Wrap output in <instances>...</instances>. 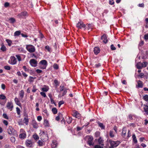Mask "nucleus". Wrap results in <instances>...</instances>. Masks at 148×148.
<instances>
[{
  "instance_id": "13",
  "label": "nucleus",
  "mask_w": 148,
  "mask_h": 148,
  "mask_svg": "<svg viewBox=\"0 0 148 148\" xmlns=\"http://www.w3.org/2000/svg\"><path fill=\"white\" fill-rule=\"evenodd\" d=\"M27 13L26 12H23L18 14V16L20 18H23L27 15Z\"/></svg>"
},
{
  "instance_id": "33",
  "label": "nucleus",
  "mask_w": 148,
  "mask_h": 148,
  "mask_svg": "<svg viewBox=\"0 0 148 148\" xmlns=\"http://www.w3.org/2000/svg\"><path fill=\"white\" fill-rule=\"evenodd\" d=\"M72 121V118L71 117H68L67 118L66 121L68 123H70Z\"/></svg>"
},
{
  "instance_id": "50",
  "label": "nucleus",
  "mask_w": 148,
  "mask_h": 148,
  "mask_svg": "<svg viewBox=\"0 0 148 148\" xmlns=\"http://www.w3.org/2000/svg\"><path fill=\"white\" fill-rule=\"evenodd\" d=\"M45 48L47 49L49 52H50L51 50V48L48 45L46 46L45 47Z\"/></svg>"
},
{
  "instance_id": "32",
  "label": "nucleus",
  "mask_w": 148,
  "mask_h": 148,
  "mask_svg": "<svg viewBox=\"0 0 148 148\" xmlns=\"http://www.w3.org/2000/svg\"><path fill=\"white\" fill-rule=\"evenodd\" d=\"M109 135L111 138H113L114 137V134L113 131L110 130V131Z\"/></svg>"
},
{
  "instance_id": "41",
  "label": "nucleus",
  "mask_w": 148,
  "mask_h": 148,
  "mask_svg": "<svg viewBox=\"0 0 148 148\" xmlns=\"http://www.w3.org/2000/svg\"><path fill=\"white\" fill-rule=\"evenodd\" d=\"M16 109L17 114L18 115H20L21 113V111L20 109L18 107H16Z\"/></svg>"
},
{
  "instance_id": "56",
  "label": "nucleus",
  "mask_w": 148,
  "mask_h": 148,
  "mask_svg": "<svg viewBox=\"0 0 148 148\" xmlns=\"http://www.w3.org/2000/svg\"><path fill=\"white\" fill-rule=\"evenodd\" d=\"M101 66V64L100 63L96 64L95 65L94 67L96 68H98Z\"/></svg>"
},
{
  "instance_id": "19",
  "label": "nucleus",
  "mask_w": 148,
  "mask_h": 148,
  "mask_svg": "<svg viewBox=\"0 0 148 148\" xmlns=\"http://www.w3.org/2000/svg\"><path fill=\"white\" fill-rule=\"evenodd\" d=\"M144 110L147 115H148V107L147 105L144 104Z\"/></svg>"
},
{
  "instance_id": "40",
  "label": "nucleus",
  "mask_w": 148,
  "mask_h": 148,
  "mask_svg": "<svg viewBox=\"0 0 148 148\" xmlns=\"http://www.w3.org/2000/svg\"><path fill=\"white\" fill-rule=\"evenodd\" d=\"M5 69L7 70H10L11 69L10 67L9 66H4Z\"/></svg>"
},
{
  "instance_id": "48",
  "label": "nucleus",
  "mask_w": 148,
  "mask_h": 148,
  "mask_svg": "<svg viewBox=\"0 0 148 148\" xmlns=\"http://www.w3.org/2000/svg\"><path fill=\"white\" fill-rule=\"evenodd\" d=\"M110 48L112 50H116V48L112 44L110 46Z\"/></svg>"
},
{
  "instance_id": "61",
  "label": "nucleus",
  "mask_w": 148,
  "mask_h": 148,
  "mask_svg": "<svg viewBox=\"0 0 148 148\" xmlns=\"http://www.w3.org/2000/svg\"><path fill=\"white\" fill-rule=\"evenodd\" d=\"M1 88L3 90H5V86L4 84H2L1 85Z\"/></svg>"
},
{
  "instance_id": "3",
  "label": "nucleus",
  "mask_w": 148,
  "mask_h": 148,
  "mask_svg": "<svg viewBox=\"0 0 148 148\" xmlns=\"http://www.w3.org/2000/svg\"><path fill=\"white\" fill-rule=\"evenodd\" d=\"M26 49L30 53H33L35 51L34 47L31 45H26Z\"/></svg>"
},
{
  "instance_id": "24",
  "label": "nucleus",
  "mask_w": 148,
  "mask_h": 148,
  "mask_svg": "<svg viewBox=\"0 0 148 148\" xmlns=\"http://www.w3.org/2000/svg\"><path fill=\"white\" fill-rule=\"evenodd\" d=\"M138 87L142 88L143 87V84L142 82L140 80H139L138 82Z\"/></svg>"
},
{
  "instance_id": "7",
  "label": "nucleus",
  "mask_w": 148,
  "mask_h": 148,
  "mask_svg": "<svg viewBox=\"0 0 148 148\" xmlns=\"http://www.w3.org/2000/svg\"><path fill=\"white\" fill-rule=\"evenodd\" d=\"M86 26L82 22H79L77 24V27L79 29H81L82 28H85Z\"/></svg>"
},
{
  "instance_id": "60",
  "label": "nucleus",
  "mask_w": 148,
  "mask_h": 148,
  "mask_svg": "<svg viewBox=\"0 0 148 148\" xmlns=\"http://www.w3.org/2000/svg\"><path fill=\"white\" fill-rule=\"evenodd\" d=\"M9 3L8 2H6L5 3L4 6L6 8L8 7L9 6Z\"/></svg>"
},
{
  "instance_id": "39",
  "label": "nucleus",
  "mask_w": 148,
  "mask_h": 148,
  "mask_svg": "<svg viewBox=\"0 0 148 148\" xmlns=\"http://www.w3.org/2000/svg\"><path fill=\"white\" fill-rule=\"evenodd\" d=\"M6 98V97L3 94L0 95V99H1L4 100Z\"/></svg>"
},
{
  "instance_id": "29",
  "label": "nucleus",
  "mask_w": 148,
  "mask_h": 148,
  "mask_svg": "<svg viewBox=\"0 0 148 148\" xmlns=\"http://www.w3.org/2000/svg\"><path fill=\"white\" fill-rule=\"evenodd\" d=\"M98 124L99 125V126L101 128V129H105V127L102 123L99 122L98 123Z\"/></svg>"
},
{
  "instance_id": "14",
  "label": "nucleus",
  "mask_w": 148,
  "mask_h": 148,
  "mask_svg": "<svg viewBox=\"0 0 148 148\" xmlns=\"http://www.w3.org/2000/svg\"><path fill=\"white\" fill-rule=\"evenodd\" d=\"M94 52L96 55L98 54L100 52V49L98 47H95L94 48Z\"/></svg>"
},
{
  "instance_id": "52",
  "label": "nucleus",
  "mask_w": 148,
  "mask_h": 148,
  "mask_svg": "<svg viewBox=\"0 0 148 148\" xmlns=\"http://www.w3.org/2000/svg\"><path fill=\"white\" fill-rule=\"evenodd\" d=\"M54 82L56 86H57L59 85V83H58V81L57 80H55L54 81Z\"/></svg>"
},
{
  "instance_id": "36",
  "label": "nucleus",
  "mask_w": 148,
  "mask_h": 148,
  "mask_svg": "<svg viewBox=\"0 0 148 148\" xmlns=\"http://www.w3.org/2000/svg\"><path fill=\"white\" fill-rule=\"evenodd\" d=\"M21 34V32L20 31H16L14 33V36H18Z\"/></svg>"
},
{
  "instance_id": "62",
  "label": "nucleus",
  "mask_w": 148,
  "mask_h": 148,
  "mask_svg": "<svg viewBox=\"0 0 148 148\" xmlns=\"http://www.w3.org/2000/svg\"><path fill=\"white\" fill-rule=\"evenodd\" d=\"M144 38L145 40H148V34L144 35Z\"/></svg>"
},
{
  "instance_id": "57",
  "label": "nucleus",
  "mask_w": 148,
  "mask_h": 148,
  "mask_svg": "<svg viewBox=\"0 0 148 148\" xmlns=\"http://www.w3.org/2000/svg\"><path fill=\"white\" fill-rule=\"evenodd\" d=\"M84 127V126H82L81 127H77V131H79L81 130Z\"/></svg>"
},
{
  "instance_id": "30",
  "label": "nucleus",
  "mask_w": 148,
  "mask_h": 148,
  "mask_svg": "<svg viewBox=\"0 0 148 148\" xmlns=\"http://www.w3.org/2000/svg\"><path fill=\"white\" fill-rule=\"evenodd\" d=\"M6 41L8 43L9 46H11L12 44V41L10 39H7L6 40Z\"/></svg>"
},
{
  "instance_id": "16",
  "label": "nucleus",
  "mask_w": 148,
  "mask_h": 148,
  "mask_svg": "<svg viewBox=\"0 0 148 148\" xmlns=\"http://www.w3.org/2000/svg\"><path fill=\"white\" fill-rule=\"evenodd\" d=\"M137 68L138 69H142L144 67L143 63L139 62L136 65Z\"/></svg>"
},
{
  "instance_id": "55",
  "label": "nucleus",
  "mask_w": 148,
  "mask_h": 148,
  "mask_svg": "<svg viewBox=\"0 0 148 148\" xmlns=\"http://www.w3.org/2000/svg\"><path fill=\"white\" fill-rule=\"evenodd\" d=\"M36 86H33V88L32 90V92H35L37 90V89H36Z\"/></svg>"
},
{
  "instance_id": "2",
  "label": "nucleus",
  "mask_w": 148,
  "mask_h": 148,
  "mask_svg": "<svg viewBox=\"0 0 148 148\" xmlns=\"http://www.w3.org/2000/svg\"><path fill=\"white\" fill-rule=\"evenodd\" d=\"M20 134L19 138L21 139H24L26 137V134L25 131L23 129H21L20 131Z\"/></svg>"
},
{
  "instance_id": "17",
  "label": "nucleus",
  "mask_w": 148,
  "mask_h": 148,
  "mask_svg": "<svg viewBox=\"0 0 148 148\" xmlns=\"http://www.w3.org/2000/svg\"><path fill=\"white\" fill-rule=\"evenodd\" d=\"M1 48L0 49L3 52H5L7 51V48L4 45L3 43H2L1 45Z\"/></svg>"
},
{
  "instance_id": "43",
  "label": "nucleus",
  "mask_w": 148,
  "mask_h": 148,
  "mask_svg": "<svg viewBox=\"0 0 148 148\" xmlns=\"http://www.w3.org/2000/svg\"><path fill=\"white\" fill-rule=\"evenodd\" d=\"M33 127L34 128H37L38 127V125L37 123L36 122L33 123Z\"/></svg>"
},
{
  "instance_id": "64",
  "label": "nucleus",
  "mask_w": 148,
  "mask_h": 148,
  "mask_svg": "<svg viewBox=\"0 0 148 148\" xmlns=\"http://www.w3.org/2000/svg\"><path fill=\"white\" fill-rule=\"evenodd\" d=\"M37 120L38 121H41L42 119V117L41 116H38L37 117Z\"/></svg>"
},
{
  "instance_id": "49",
  "label": "nucleus",
  "mask_w": 148,
  "mask_h": 148,
  "mask_svg": "<svg viewBox=\"0 0 148 148\" xmlns=\"http://www.w3.org/2000/svg\"><path fill=\"white\" fill-rule=\"evenodd\" d=\"M81 117V115L79 112L76 111V118L79 119Z\"/></svg>"
},
{
  "instance_id": "38",
  "label": "nucleus",
  "mask_w": 148,
  "mask_h": 148,
  "mask_svg": "<svg viewBox=\"0 0 148 148\" xmlns=\"http://www.w3.org/2000/svg\"><path fill=\"white\" fill-rule=\"evenodd\" d=\"M9 20L10 21V23H13L15 21V19L13 18H10L9 19Z\"/></svg>"
},
{
  "instance_id": "53",
  "label": "nucleus",
  "mask_w": 148,
  "mask_h": 148,
  "mask_svg": "<svg viewBox=\"0 0 148 148\" xmlns=\"http://www.w3.org/2000/svg\"><path fill=\"white\" fill-rule=\"evenodd\" d=\"M64 103V101H61L58 103V106L60 107L61 105Z\"/></svg>"
},
{
  "instance_id": "26",
  "label": "nucleus",
  "mask_w": 148,
  "mask_h": 148,
  "mask_svg": "<svg viewBox=\"0 0 148 148\" xmlns=\"http://www.w3.org/2000/svg\"><path fill=\"white\" fill-rule=\"evenodd\" d=\"M133 140L135 143H137V141L135 134L132 135Z\"/></svg>"
},
{
  "instance_id": "54",
  "label": "nucleus",
  "mask_w": 148,
  "mask_h": 148,
  "mask_svg": "<svg viewBox=\"0 0 148 148\" xmlns=\"http://www.w3.org/2000/svg\"><path fill=\"white\" fill-rule=\"evenodd\" d=\"M3 116L4 118L6 119H8V117L6 114L4 113L3 114Z\"/></svg>"
},
{
  "instance_id": "21",
  "label": "nucleus",
  "mask_w": 148,
  "mask_h": 148,
  "mask_svg": "<svg viewBox=\"0 0 148 148\" xmlns=\"http://www.w3.org/2000/svg\"><path fill=\"white\" fill-rule=\"evenodd\" d=\"M44 87L41 88V90L43 92H47L49 90V88L48 86L45 85Z\"/></svg>"
},
{
  "instance_id": "35",
  "label": "nucleus",
  "mask_w": 148,
  "mask_h": 148,
  "mask_svg": "<svg viewBox=\"0 0 148 148\" xmlns=\"http://www.w3.org/2000/svg\"><path fill=\"white\" fill-rule=\"evenodd\" d=\"M33 138L35 140H37L39 139V137L38 136L37 134H34L33 135Z\"/></svg>"
},
{
  "instance_id": "31",
  "label": "nucleus",
  "mask_w": 148,
  "mask_h": 148,
  "mask_svg": "<svg viewBox=\"0 0 148 148\" xmlns=\"http://www.w3.org/2000/svg\"><path fill=\"white\" fill-rule=\"evenodd\" d=\"M24 122L26 124V125H27L28 124V123L29 122V119L27 117H25L24 119Z\"/></svg>"
},
{
  "instance_id": "37",
  "label": "nucleus",
  "mask_w": 148,
  "mask_h": 148,
  "mask_svg": "<svg viewBox=\"0 0 148 148\" xmlns=\"http://www.w3.org/2000/svg\"><path fill=\"white\" fill-rule=\"evenodd\" d=\"M143 99L145 101H148V95H145L143 97Z\"/></svg>"
},
{
  "instance_id": "46",
  "label": "nucleus",
  "mask_w": 148,
  "mask_h": 148,
  "mask_svg": "<svg viewBox=\"0 0 148 148\" xmlns=\"http://www.w3.org/2000/svg\"><path fill=\"white\" fill-rule=\"evenodd\" d=\"M67 89L66 88H65L64 90H63L64 91L62 93V96H64V95L66 94L67 92Z\"/></svg>"
},
{
  "instance_id": "28",
  "label": "nucleus",
  "mask_w": 148,
  "mask_h": 148,
  "mask_svg": "<svg viewBox=\"0 0 148 148\" xmlns=\"http://www.w3.org/2000/svg\"><path fill=\"white\" fill-rule=\"evenodd\" d=\"M52 111L53 114H56L57 113L58 110L56 108H53L52 109Z\"/></svg>"
},
{
  "instance_id": "12",
  "label": "nucleus",
  "mask_w": 148,
  "mask_h": 148,
  "mask_svg": "<svg viewBox=\"0 0 148 148\" xmlns=\"http://www.w3.org/2000/svg\"><path fill=\"white\" fill-rule=\"evenodd\" d=\"M15 130L11 126H9L8 129V132L9 134L11 135L14 132Z\"/></svg>"
},
{
  "instance_id": "6",
  "label": "nucleus",
  "mask_w": 148,
  "mask_h": 148,
  "mask_svg": "<svg viewBox=\"0 0 148 148\" xmlns=\"http://www.w3.org/2000/svg\"><path fill=\"white\" fill-rule=\"evenodd\" d=\"M29 63L31 66H32L35 67L37 65V61L34 59L30 60L29 61Z\"/></svg>"
},
{
  "instance_id": "22",
  "label": "nucleus",
  "mask_w": 148,
  "mask_h": 148,
  "mask_svg": "<svg viewBox=\"0 0 148 148\" xmlns=\"http://www.w3.org/2000/svg\"><path fill=\"white\" fill-rule=\"evenodd\" d=\"M57 145V142L56 140H54L53 141L51 146L52 148H56Z\"/></svg>"
},
{
  "instance_id": "5",
  "label": "nucleus",
  "mask_w": 148,
  "mask_h": 148,
  "mask_svg": "<svg viewBox=\"0 0 148 148\" xmlns=\"http://www.w3.org/2000/svg\"><path fill=\"white\" fill-rule=\"evenodd\" d=\"M8 62L10 64H15L17 63L16 59L14 56H11L10 57V60H9Z\"/></svg>"
},
{
  "instance_id": "47",
  "label": "nucleus",
  "mask_w": 148,
  "mask_h": 148,
  "mask_svg": "<svg viewBox=\"0 0 148 148\" xmlns=\"http://www.w3.org/2000/svg\"><path fill=\"white\" fill-rule=\"evenodd\" d=\"M40 95L44 97H47L46 94L45 92H40Z\"/></svg>"
},
{
  "instance_id": "58",
  "label": "nucleus",
  "mask_w": 148,
  "mask_h": 148,
  "mask_svg": "<svg viewBox=\"0 0 148 148\" xmlns=\"http://www.w3.org/2000/svg\"><path fill=\"white\" fill-rule=\"evenodd\" d=\"M131 136V134L130 131V130H128L127 133V138H129Z\"/></svg>"
},
{
  "instance_id": "27",
  "label": "nucleus",
  "mask_w": 148,
  "mask_h": 148,
  "mask_svg": "<svg viewBox=\"0 0 148 148\" xmlns=\"http://www.w3.org/2000/svg\"><path fill=\"white\" fill-rule=\"evenodd\" d=\"M24 95V92L23 90H21L19 93V95L21 99H22Z\"/></svg>"
},
{
  "instance_id": "42",
  "label": "nucleus",
  "mask_w": 148,
  "mask_h": 148,
  "mask_svg": "<svg viewBox=\"0 0 148 148\" xmlns=\"http://www.w3.org/2000/svg\"><path fill=\"white\" fill-rule=\"evenodd\" d=\"M16 56L18 60L20 62L21 60V58L20 56L18 55H16Z\"/></svg>"
},
{
  "instance_id": "15",
  "label": "nucleus",
  "mask_w": 148,
  "mask_h": 148,
  "mask_svg": "<svg viewBox=\"0 0 148 148\" xmlns=\"http://www.w3.org/2000/svg\"><path fill=\"white\" fill-rule=\"evenodd\" d=\"M98 144L99 145H100L101 146H104V140L102 139L101 138V137H100L98 139Z\"/></svg>"
},
{
  "instance_id": "44",
  "label": "nucleus",
  "mask_w": 148,
  "mask_h": 148,
  "mask_svg": "<svg viewBox=\"0 0 148 148\" xmlns=\"http://www.w3.org/2000/svg\"><path fill=\"white\" fill-rule=\"evenodd\" d=\"M94 148H103V147L102 146L99 145H96L94 147Z\"/></svg>"
},
{
  "instance_id": "1",
  "label": "nucleus",
  "mask_w": 148,
  "mask_h": 148,
  "mask_svg": "<svg viewBox=\"0 0 148 148\" xmlns=\"http://www.w3.org/2000/svg\"><path fill=\"white\" fill-rule=\"evenodd\" d=\"M110 146L109 148H114L117 146L121 143L119 141L117 140L116 141L111 140H109Z\"/></svg>"
},
{
  "instance_id": "23",
  "label": "nucleus",
  "mask_w": 148,
  "mask_h": 148,
  "mask_svg": "<svg viewBox=\"0 0 148 148\" xmlns=\"http://www.w3.org/2000/svg\"><path fill=\"white\" fill-rule=\"evenodd\" d=\"M126 130L125 128H123L122 130V136L124 138L126 136Z\"/></svg>"
},
{
  "instance_id": "34",
  "label": "nucleus",
  "mask_w": 148,
  "mask_h": 148,
  "mask_svg": "<svg viewBox=\"0 0 148 148\" xmlns=\"http://www.w3.org/2000/svg\"><path fill=\"white\" fill-rule=\"evenodd\" d=\"M53 67L54 69H58L59 68L58 65L56 63H54L53 64Z\"/></svg>"
},
{
  "instance_id": "25",
  "label": "nucleus",
  "mask_w": 148,
  "mask_h": 148,
  "mask_svg": "<svg viewBox=\"0 0 148 148\" xmlns=\"http://www.w3.org/2000/svg\"><path fill=\"white\" fill-rule=\"evenodd\" d=\"M44 125L45 127H49V121L47 120L44 121Z\"/></svg>"
},
{
  "instance_id": "18",
  "label": "nucleus",
  "mask_w": 148,
  "mask_h": 148,
  "mask_svg": "<svg viewBox=\"0 0 148 148\" xmlns=\"http://www.w3.org/2000/svg\"><path fill=\"white\" fill-rule=\"evenodd\" d=\"M14 101L16 104L18 106L20 107H21V104L20 103V101H19L18 99L16 97L15 98Z\"/></svg>"
},
{
  "instance_id": "63",
  "label": "nucleus",
  "mask_w": 148,
  "mask_h": 148,
  "mask_svg": "<svg viewBox=\"0 0 148 148\" xmlns=\"http://www.w3.org/2000/svg\"><path fill=\"white\" fill-rule=\"evenodd\" d=\"M3 123L6 126L8 124V123L7 121L4 120L3 121Z\"/></svg>"
},
{
  "instance_id": "51",
  "label": "nucleus",
  "mask_w": 148,
  "mask_h": 148,
  "mask_svg": "<svg viewBox=\"0 0 148 148\" xmlns=\"http://www.w3.org/2000/svg\"><path fill=\"white\" fill-rule=\"evenodd\" d=\"M10 140L12 141V142L14 143L15 142V139L14 137H12L10 138Z\"/></svg>"
},
{
  "instance_id": "10",
  "label": "nucleus",
  "mask_w": 148,
  "mask_h": 148,
  "mask_svg": "<svg viewBox=\"0 0 148 148\" xmlns=\"http://www.w3.org/2000/svg\"><path fill=\"white\" fill-rule=\"evenodd\" d=\"M101 39L103 40V42L105 43H107L108 42V40L106 35L103 34L101 37Z\"/></svg>"
},
{
  "instance_id": "45",
  "label": "nucleus",
  "mask_w": 148,
  "mask_h": 148,
  "mask_svg": "<svg viewBox=\"0 0 148 148\" xmlns=\"http://www.w3.org/2000/svg\"><path fill=\"white\" fill-rule=\"evenodd\" d=\"M38 145L40 146H42L43 145V142L42 141L39 140L38 142Z\"/></svg>"
},
{
  "instance_id": "59",
  "label": "nucleus",
  "mask_w": 148,
  "mask_h": 148,
  "mask_svg": "<svg viewBox=\"0 0 148 148\" xmlns=\"http://www.w3.org/2000/svg\"><path fill=\"white\" fill-rule=\"evenodd\" d=\"M138 6L139 7L144 8V4L143 3H140L138 5Z\"/></svg>"
},
{
  "instance_id": "4",
  "label": "nucleus",
  "mask_w": 148,
  "mask_h": 148,
  "mask_svg": "<svg viewBox=\"0 0 148 148\" xmlns=\"http://www.w3.org/2000/svg\"><path fill=\"white\" fill-rule=\"evenodd\" d=\"M87 137L88 138L87 141V144L90 146H93L94 144L93 141V137L91 136H88Z\"/></svg>"
},
{
  "instance_id": "9",
  "label": "nucleus",
  "mask_w": 148,
  "mask_h": 148,
  "mask_svg": "<svg viewBox=\"0 0 148 148\" xmlns=\"http://www.w3.org/2000/svg\"><path fill=\"white\" fill-rule=\"evenodd\" d=\"M6 107L8 109L12 111L13 108L12 103L11 102H8L7 104Z\"/></svg>"
},
{
  "instance_id": "11",
  "label": "nucleus",
  "mask_w": 148,
  "mask_h": 148,
  "mask_svg": "<svg viewBox=\"0 0 148 148\" xmlns=\"http://www.w3.org/2000/svg\"><path fill=\"white\" fill-rule=\"evenodd\" d=\"M41 138L42 140L44 141H46L48 139V137L47 134H44V132H43L42 134V135Z\"/></svg>"
},
{
  "instance_id": "20",
  "label": "nucleus",
  "mask_w": 148,
  "mask_h": 148,
  "mask_svg": "<svg viewBox=\"0 0 148 148\" xmlns=\"http://www.w3.org/2000/svg\"><path fill=\"white\" fill-rule=\"evenodd\" d=\"M39 64L43 65V66H47V62L46 60H41Z\"/></svg>"
},
{
  "instance_id": "8",
  "label": "nucleus",
  "mask_w": 148,
  "mask_h": 148,
  "mask_svg": "<svg viewBox=\"0 0 148 148\" xmlns=\"http://www.w3.org/2000/svg\"><path fill=\"white\" fill-rule=\"evenodd\" d=\"M25 144L27 147H31L33 145V143L31 140H27L25 142Z\"/></svg>"
}]
</instances>
